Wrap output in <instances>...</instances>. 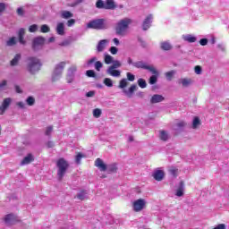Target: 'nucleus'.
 <instances>
[{
    "mask_svg": "<svg viewBox=\"0 0 229 229\" xmlns=\"http://www.w3.org/2000/svg\"><path fill=\"white\" fill-rule=\"evenodd\" d=\"M87 28L88 30H108L110 24H108V21L103 18L95 19L87 23Z\"/></svg>",
    "mask_w": 229,
    "mask_h": 229,
    "instance_id": "f257e3e1",
    "label": "nucleus"
},
{
    "mask_svg": "<svg viewBox=\"0 0 229 229\" xmlns=\"http://www.w3.org/2000/svg\"><path fill=\"white\" fill-rule=\"evenodd\" d=\"M133 22V21L130 18H123L120 20L115 27V33L116 35H119L121 37H123V35L126 34V31L128 30V28H130V25Z\"/></svg>",
    "mask_w": 229,
    "mask_h": 229,
    "instance_id": "f03ea898",
    "label": "nucleus"
},
{
    "mask_svg": "<svg viewBox=\"0 0 229 229\" xmlns=\"http://www.w3.org/2000/svg\"><path fill=\"white\" fill-rule=\"evenodd\" d=\"M40 67H42V63H40V59L37 57H29L27 59V69L30 74H35L40 71Z\"/></svg>",
    "mask_w": 229,
    "mask_h": 229,
    "instance_id": "7ed1b4c3",
    "label": "nucleus"
},
{
    "mask_svg": "<svg viewBox=\"0 0 229 229\" xmlns=\"http://www.w3.org/2000/svg\"><path fill=\"white\" fill-rule=\"evenodd\" d=\"M57 167V176L59 180H62L64 176H65V173H67V169H69V163L64 158L61 157L56 162Z\"/></svg>",
    "mask_w": 229,
    "mask_h": 229,
    "instance_id": "20e7f679",
    "label": "nucleus"
},
{
    "mask_svg": "<svg viewBox=\"0 0 229 229\" xmlns=\"http://www.w3.org/2000/svg\"><path fill=\"white\" fill-rule=\"evenodd\" d=\"M95 165L102 172L107 171V173H115L117 171V165L112 164L106 165L101 158L96 159Z\"/></svg>",
    "mask_w": 229,
    "mask_h": 229,
    "instance_id": "39448f33",
    "label": "nucleus"
},
{
    "mask_svg": "<svg viewBox=\"0 0 229 229\" xmlns=\"http://www.w3.org/2000/svg\"><path fill=\"white\" fill-rule=\"evenodd\" d=\"M65 65H67V62H60L59 64H55L52 74L53 81H58V80L62 78V74L64 73V69H65Z\"/></svg>",
    "mask_w": 229,
    "mask_h": 229,
    "instance_id": "423d86ee",
    "label": "nucleus"
},
{
    "mask_svg": "<svg viewBox=\"0 0 229 229\" xmlns=\"http://www.w3.org/2000/svg\"><path fill=\"white\" fill-rule=\"evenodd\" d=\"M132 65L133 67H136V69H145L146 71H149V72H152V74H158V72L157 71V69H155V67L148 65L143 61L134 62Z\"/></svg>",
    "mask_w": 229,
    "mask_h": 229,
    "instance_id": "0eeeda50",
    "label": "nucleus"
},
{
    "mask_svg": "<svg viewBox=\"0 0 229 229\" xmlns=\"http://www.w3.org/2000/svg\"><path fill=\"white\" fill-rule=\"evenodd\" d=\"M44 44H46V38L43 37H36L32 40V49L33 51H40L42 47H44Z\"/></svg>",
    "mask_w": 229,
    "mask_h": 229,
    "instance_id": "6e6552de",
    "label": "nucleus"
},
{
    "mask_svg": "<svg viewBox=\"0 0 229 229\" xmlns=\"http://www.w3.org/2000/svg\"><path fill=\"white\" fill-rule=\"evenodd\" d=\"M145 207H146V200L144 199H139L135 200L132 204L134 212H140L141 210H144Z\"/></svg>",
    "mask_w": 229,
    "mask_h": 229,
    "instance_id": "1a4fd4ad",
    "label": "nucleus"
},
{
    "mask_svg": "<svg viewBox=\"0 0 229 229\" xmlns=\"http://www.w3.org/2000/svg\"><path fill=\"white\" fill-rule=\"evenodd\" d=\"M4 221L5 225L10 226L12 225H15V223H17V221H19V217H17L16 215L11 213L4 216Z\"/></svg>",
    "mask_w": 229,
    "mask_h": 229,
    "instance_id": "9d476101",
    "label": "nucleus"
},
{
    "mask_svg": "<svg viewBox=\"0 0 229 229\" xmlns=\"http://www.w3.org/2000/svg\"><path fill=\"white\" fill-rule=\"evenodd\" d=\"M151 22H153V14H148L142 23L143 31H148L151 28Z\"/></svg>",
    "mask_w": 229,
    "mask_h": 229,
    "instance_id": "9b49d317",
    "label": "nucleus"
},
{
    "mask_svg": "<svg viewBox=\"0 0 229 229\" xmlns=\"http://www.w3.org/2000/svg\"><path fill=\"white\" fill-rule=\"evenodd\" d=\"M106 46H108V40L107 39H101L98 41L97 45V53H103L106 49Z\"/></svg>",
    "mask_w": 229,
    "mask_h": 229,
    "instance_id": "f8f14e48",
    "label": "nucleus"
},
{
    "mask_svg": "<svg viewBox=\"0 0 229 229\" xmlns=\"http://www.w3.org/2000/svg\"><path fill=\"white\" fill-rule=\"evenodd\" d=\"M75 72H76V66H72L68 69V74L66 78L68 83H72L74 80Z\"/></svg>",
    "mask_w": 229,
    "mask_h": 229,
    "instance_id": "ddd939ff",
    "label": "nucleus"
},
{
    "mask_svg": "<svg viewBox=\"0 0 229 229\" xmlns=\"http://www.w3.org/2000/svg\"><path fill=\"white\" fill-rule=\"evenodd\" d=\"M106 72L114 78H119L121 76V71L110 67L106 69Z\"/></svg>",
    "mask_w": 229,
    "mask_h": 229,
    "instance_id": "4468645a",
    "label": "nucleus"
},
{
    "mask_svg": "<svg viewBox=\"0 0 229 229\" xmlns=\"http://www.w3.org/2000/svg\"><path fill=\"white\" fill-rule=\"evenodd\" d=\"M152 176L157 182H162L164 180V171L157 169L154 171Z\"/></svg>",
    "mask_w": 229,
    "mask_h": 229,
    "instance_id": "2eb2a0df",
    "label": "nucleus"
},
{
    "mask_svg": "<svg viewBox=\"0 0 229 229\" xmlns=\"http://www.w3.org/2000/svg\"><path fill=\"white\" fill-rule=\"evenodd\" d=\"M55 31L57 35H60L61 37H64V35H65V25L64 24V22L57 23Z\"/></svg>",
    "mask_w": 229,
    "mask_h": 229,
    "instance_id": "dca6fc26",
    "label": "nucleus"
},
{
    "mask_svg": "<svg viewBox=\"0 0 229 229\" xmlns=\"http://www.w3.org/2000/svg\"><path fill=\"white\" fill-rule=\"evenodd\" d=\"M182 40H184V42H189V44H194V42L198 40V38H196L192 34H186L182 35Z\"/></svg>",
    "mask_w": 229,
    "mask_h": 229,
    "instance_id": "f3484780",
    "label": "nucleus"
},
{
    "mask_svg": "<svg viewBox=\"0 0 229 229\" xmlns=\"http://www.w3.org/2000/svg\"><path fill=\"white\" fill-rule=\"evenodd\" d=\"M165 98L162 95H153L152 98H150V103L151 105H155L157 103H162V101H164Z\"/></svg>",
    "mask_w": 229,
    "mask_h": 229,
    "instance_id": "a211bd4d",
    "label": "nucleus"
},
{
    "mask_svg": "<svg viewBox=\"0 0 229 229\" xmlns=\"http://www.w3.org/2000/svg\"><path fill=\"white\" fill-rule=\"evenodd\" d=\"M10 105H12V98H6L4 99L3 103H2V114H4V112H6V110H8V106H10Z\"/></svg>",
    "mask_w": 229,
    "mask_h": 229,
    "instance_id": "6ab92c4d",
    "label": "nucleus"
},
{
    "mask_svg": "<svg viewBox=\"0 0 229 229\" xmlns=\"http://www.w3.org/2000/svg\"><path fill=\"white\" fill-rule=\"evenodd\" d=\"M184 191H185V184L183 183L182 181H181L177 188L175 196H178V198H182V196H183Z\"/></svg>",
    "mask_w": 229,
    "mask_h": 229,
    "instance_id": "aec40b11",
    "label": "nucleus"
},
{
    "mask_svg": "<svg viewBox=\"0 0 229 229\" xmlns=\"http://www.w3.org/2000/svg\"><path fill=\"white\" fill-rule=\"evenodd\" d=\"M33 160H35V158L33 157V155L29 154L21 162V165H28V164H31V162H33Z\"/></svg>",
    "mask_w": 229,
    "mask_h": 229,
    "instance_id": "412c9836",
    "label": "nucleus"
},
{
    "mask_svg": "<svg viewBox=\"0 0 229 229\" xmlns=\"http://www.w3.org/2000/svg\"><path fill=\"white\" fill-rule=\"evenodd\" d=\"M116 5L114 0H106L105 4V10H115Z\"/></svg>",
    "mask_w": 229,
    "mask_h": 229,
    "instance_id": "4be33fe9",
    "label": "nucleus"
},
{
    "mask_svg": "<svg viewBox=\"0 0 229 229\" xmlns=\"http://www.w3.org/2000/svg\"><path fill=\"white\" fill-rule=\"evenodd\" d=\"M160 47L163 51H171V49H173V46H171L169 41L161 42Z\"/></svg>",
    "mask_w": 229,
    "mask_h": 229,
    "instance_id": "5701e85b",
    "label": "nucleus"
},
{
    "mask_svg": "<svg viewBox=\"0 0 229 229\" xmlns=\"http://www.w3.org/2000/svg\"><path fill=\"white\" fill-rule=\"evenodd\" d=\"M104 61L106 65L114 63V56L108 55V53H104Z\"/></svg>",
    "mask_w": 229,
    "mask_h": 229,
    "instance_id": "b1692460",
    "label": "nucleus"
},
{
    "mask_svg": "<svg viewBox=\"0 0 229 229\" xmlns=\"http://www.w3.org/2000/svg\"><path fill=\"white\" fill-rule=\"evenodd\" d=\"M18 42V38L16 37H12L6 41V46L8 47H13V46H16Z\"/></svg>",
    "mask_w": 229,
    "mask_h": 229,
    "instance_id": "393cba45",
    "label": "nucleus"
},
{
    "mask_svg": "<svg viewBox=\"0 0 229 229\" xmlns=\"http://www.w3.org/2000/svg\"><path fill=\"white\" fill-rule=\"evenodd\" d=\"M136 89H137V85L133 84L129 88V90L124 89L123 92L124 94H126V96H128L129 98H131V94L135 92Z\"/></svg>",
    "mask_w": 229,
    "mask_h": 229,
    "instance_id": "a878e982",
    "label": "nucleus"
},
{
    "mask_svg": "<svg viewBox=\"0 0 229 229\" xmlns=\"http://www.w3.org/2000/svg\"><path fill=\"white\" fill-rule=\"evenodd\" d=\"M174 74H176V72L174 70H172L170 72H165V76L168 81H172Z\"/></svg>",
    "mask_w": 229,
    "mask_h": 229,
    "instance_id": "bb28decb",
    "label": "nucleus"
},
{
    "mask_svg": "<svg viewBox=\"0 0 229 229\" xmlns=\"http://www.w3.org/2000/svg\"><path fill=\"white\" fill-rule=\"evenodd\" d=\"M87 194H88L87 191H82L77 194V198L81 201H83V199H87Z\"/></svg>",
    "mask_w": 229,
    "mask_h": 229,
    "instance_id": "cd10ccee",
    "label": "nucleus"
},
{
    "mask_svg": "<svg viewBox=\"0 0 229 229\" xmlns=\"http://www.w3.org/2000/svg\"><path fill=\"white\" fill-rule=\"evenodd\" d=\"M19 60H21V54H16L13 59L11 61V65L13 67L19 64Z\"/></svg>",
    "mask_w": 229,
    "mask_h": 229,
    "instance_id": "c85d7f7f",
    "label": "nucleus"
},
{
    "mask_svg": "<svg viewBox=\"0 0 229 229\" xmlns=\"http://www.w3.org/2000/svg\"><path fill=\"white\" fill-rule=\"evenodd\" d=\"M112 65L108 66L111 69H119V67H121L123 64H121V61L119 60H114Z\"/></svg>",
    "mask_w": 229,
    "mask_h": 229,
    "instance_id": "c756f323",
    "label": "nucleus"
},
{
    "mask_svg": "<svg viewBox=\"0 0 229 229\" xmlns=\"http://www.w3.org/2000/svg\"><path fill=\"white\" fill-rule=\"evenodd\" d=\"M61 17L63 19H71V17H73V14L69 11H63L61 13Z\"/></svg>",
    "mask_w": 229,
    "mask_h": 229,
    "instance_id": "7c9ffc66",
    "label": "nucleus"
},
{
    "mask_svg": "<svg viewBox=\"0 0 229 229\" xmlns=\"http://www.w3.org/2000/svg\"><path fill=\"white\" fill-rule=\"evenodd\" d=\"M106 3L103 0H97L96 8L98 10H105Z\"/></svg>",
    "mask_w": 229,
    "mask_h": 229,
    "instance_id": "2f4dec72",
    "label": "nucleus"
},
{
    "mask_svg": "<svg viewBox=\"0 0 229 229\" xmlns=\"http://www.w3.org/2000/svg\"><path fill=\"white\" fill-rule=\"evenodd\" d=\"M101 114H103V111H101V109H99V108H95L93 110V116L96 119H99V117H101Z\"/></svg>",
    "mask_w": 229,
    "mask_h": 229,
    "instance_id": "473e14b6",
    "label": "nucleus"
},
{
    "mask_svg": "<svg viewBox=\"0 0 229 229\" xmlns=\"http://www.w3.org/2000/svg\"><path fill=\"white\" fill-rule=\"evenodd\" d=\"M138 85H139V87H140V89H146L148 87V83L146 82V80H144V79H139Z\"/></svg>",
    "mask_w": 229,
    "mask_h": 229,
    "instance_id": "72a5a7b5",
    "label": "nucleus"
},
{
    "mask_svg": "<svg viewBox=\"0 0 229 229\" xmlns=\"http://www.w3.org/2000/svg\"><path fill=\"white\" fill-rule=\"evenodd\" d=\"M159 137H160L161 140L165 141V140H167V139H169V134H167V131H161Z\"/></svg>",
    "mask_w": 229,
    "mask_h": 229,
    "instance_id": "f704fd0d",
    "label": "nucleus"
},
{
    "mask_svg": "<svg viewBox=\"0 0 229 229\" xmlns=\"http://www.w3.org/2000/svg\"><path fill=\"white\" fill-rule=\"evenodd\" d=\"M179 83H182V87H189L191 85V79H181L179 80Z\"/></svg>",
    "mask_w": 229,
    "mask_h": 229,
    "instance_id": "c9c22d12",
    "label": "nucleus"
},
{
    "mask_svg": "<svg viewBox=\"0 0 229 229\" xmlns=\"http://www.w3.org/2000/svg\"><path fill=\"white\" fill-rule=\"evenodd\" d=\"M104 85H106V87H114V81L110 78H105Z\"/></svg>",
    "mask_w": 229,
    "mask_h": 229,
    "instance_id": "e433bc0d",
    "label": "nucleus"
},
{
    "mask_svg": "<svg viewBox=\"0 0 229 229\" xmlns=\"http://www.w3.org/2000/svg\"><path fill=\"white\" fill-rule=\"evenodd\" d=\"M50 31H51V28H49V27L47 26V24H44V25H42L41 28H40V32H41V33H49Z\"/></svg>",
    "mask_w": 229,
    "mask_h": 229,
    "instance_id": "4c0bfd02",
    "label": "nucleus"
},
{
    "mask_svg": "<svg viewBox=\"0 0 229 229\" xmlns=\"http://www.w3.org/2000/svg\"><path fill=\"white\" fill-rule=\"evenodd\" d=\"M158 73L157 74H156V75H152L150 78H149V81H148V83L150 84V85H155V83H157V81H158Z\"/></svg>",
    "mask_w": 229,
    "mask_h": 229,
    "instance_id": "58836bf2",
    "label": "nucleus"
},
{
    "mask_svg": "<svg viewBox=\"0 0 229 229\" xmlns=\"http://www.w3.org/2000/svg\"><path fill=\"white\" fill-rule=\"evenodd\" d=\"M128 86V81L126 79H122L120 81L119 89H125Z\"/></svg>",
    "mask_w": 229,
    "mask_h": 229,
    "instance_id": "ea45409f",
    "label": "nucleus"
},
{
    "mask_svg": "<svg viewBox=\"0 0 229 229\" xmlns=\"http://www.w3.org/2000/svg\"><path fill=\"white\" fill-rule=\"evenodd\" d=\"M26 103H27V105H29V106H33V105H35V98H33V97H29V98L26 99Z\"/></svg>",
    "mask_w": 229,
    "mask_h": 229,
    "instance_id": "a19ab883",
    "label": "nucleus"
},
{
    "mask_svg": "<svg viewBox=\"0 0 229 229\" xmlns=\"http://www.w3.org/2000/svg\"><path fill=\"white\" fill-rule=\"evenodd\" d=\"M199 124H200L199 118L195 117V118L193 119V122H192V128H193L194 130H196V128H198V126H199Z\"/></svg>",
    "mask_w": 229,
    "mask_h": 229,
    "instance_id": "79ce46f5",
    "label": "nucleus"
},
{
    "mask_svg": "<svg viewBox=\"0 0 229 229\" xmlns=\"http://www.w3.org/2000/svg\"><path fill=\"white\" fill-rule=\"evenodd\" d=\"M95 69L98 72L101 71V69H103V63H101V61L95 62Z\"/></svg>",
    "mask_w": 229,
    "mask_h": 229,
    "instance_id": "37998d69",
    "label": "nucleus"
},
{
    "mask_svg": "<svg viewBox=\"0 0 229 229\" xmlns=\"http://www.w3.org/2000/svg\"><path fill=\"white\" fill-rule=\"evenodd\" d=\"M38 25L37 24L30 25L29 28L30 33H35V31H38Z\"/></svg>",
    "mask_w": 229,
    "mask_h": 229,
    "instance_id": "c03bdc74",
    "label": "nucleus"
},
{
    "mask_svg": "<svg viewBox=\"0 0 229 229\" xmlns=\"http://www.w3.org/2000/svg\"><path fill=\"white\" fill-rule=\"evenodd\" d=\"M86 75L88 78H96V72H94V70H88Z\"/></svg>",
    "mask_w": 229,
    "mask_h": 229,
    "instance_id": "a18cd8bd",
    "label": "nucleus"
},
{
    "mask_svg": "<svg viewBox=\"0 0 229 229\" xmlns=\"http://www.w3.org/2000/svg\"><path fill=\"white\" fill-rule=\"evenodd\" d=\"M97 60H98V57H96V56L92 57L91 59H89V60L86 62L87 67H90V65H92V64H94L95 62H97Z\"/></svg>",
    "mask_w": 229,
    "mask_h": 229,
    "instance_id": "49530a36",
    "label": "nucleus"
},
{
    "mask_svg": "<svg viewBox=\"0 0 229 229\" xmlns=\"http://www.w3.org/2000/svg\"><path fill=\"white\" fill-rule=\"evenodd\" d=\"M83 157H85L83 154L79 153V154L75 157V162H76V164H81V159L83 158Z\"/></svg>",
    "mask_w": 229,
    "mask_h": 229,
    "instance_id": "de8ad7c7",
    "label": "nucleus"
},
{
    "mask_svg": "<svg viewBox=\"0 0 229 229\" xmlns=\"http://www.w3.org/2000/svg\"><path fill=\"white\" fill-rule=\"evenodd\" d=\"M128 81H135V75L131 72L126 73Z\"/></svg>",
    "mask_w": 229,
    "mask_h": 229,
    "instance_id": "09e8293b",
    "label": "nucleus"
},
{
    "mask_svg": "<svg viewBox=\"0 0 229 229\" xmlns=\"http://www.w3.org/2000/svg\"><path fill=\"white\" fill-rule=\"evenodd\" d=\"M51 133H53V126H52V125L47 127V130H46V131H45V134H46L47 137H50V136H51Z\"/></svg>",
    "mask_w": 229,
    "mask_h": 229,
    "instance_id": "8fccbe9b",
    "label": "nucleus"
},
{
    "mask_svg": "<svg viewBox=\"0 0 229 229\" xmlns=\"http://www.w3.org/2000/svg\"><path fill=\"white\" fill-rule=\"evenodd\" d=\"M18 40L21 46H26V39H24V36H18Z\"/></svg>",
    "mask_w": 229,
    "mask_h": 229,
    "instance_id": "3c124183",
    "label": "nucleus"
},
{
    "mask_svg": "<svg viewBox=\"0 0 229 229\" xmlns=\"http://www.w3.org/2000/svg\"><path fill=\"white\" fill-rule=\"evenodd\" d=\"M66 24H67L68 28H71V27L74 26V24H76V20H74V19L68 20Z\"/></svg>",
    "mask_w": 229,
    "mask_h": 229,
    "instance_id": "603ef678",
    "label": "nucleus"
},
{
    "mask_svg": "<svg viewBox=\"0 0 229 229\" xmlns=\"http://www.w3.org/2000/svg\"><path fill=\"white\" fill-rule=\"evenodd\" d=\"M26 35V30L24 28H21L18 31V37H24Z\"/></svg>",
    "mask_w": 229,
    "mask_h": 229,
    "instance_id": "864d4df0",
    "label": "nucleus"
},
{
    "mask_svg": "<svg viewBox=\"0 0 229 229\" xmlns=\"http://www.w3.org/2000/svg\"><path fill=\"white\" fill-rule=\"evenodd\" d=\"M185 124V122H180L176 123L177 130H182V128H184Z\"/></svg>",
    "mask_w": 229,
    "mask_h": 229,
    "instance_id": "5fc2aeb1",
    "label": "nucleus"
},
{
    "mask_svg": "<svg viewBox=\"0 0 229 229\" xmlns=\"http://www.w3.org/2000/svg\"><path fill=\"white\" fill-rule=\"evenodd\" d=\"M96 96V91L91 90L86 93V98H94Z\"/></svg>",
    "mask_w": 229,
    "mask_h": 229,
    "instance_id": "6e6d98bb",
    "label": "nucleus"
},
{
    "mask_svg": "<svg viewBox=\"0 0 229 229\" xmlns=\"http://www.w3.org/2000/svg\"><path fill=\"white\" fill-rule=\"evenodd\" d=\"M110 53H112L113 55H117V52L119 51V49H117V47H111L109 49Z\"/></svg>",
    "mask_w": 229,
    "mask_h": 229,
    "instance_id": "4d7b16f0",
    "label": "nucleus"
},
{
    "mask_svg": "<svg viewBox=\"0 0 229 229\" xmlns=\"http://www.w3.org/2000/svg\"><path fill=\"white\" fill-rule=\"evenodd\" d=\"M169 172H170V174H172V176H176L177 173H178V169L172 168V169L169 170Z\"/></svg>",
    "mask_w": 229,
    "mask_h": 229,
    "instance_id": "13d9d810",
    "label": "nucleus"
},
{
    "mask_svg": "<svg viewBox=\"0 0 229 229\" xmlns=\"http://www.w3.org/2000/svg\"><path fill=\"white\" fill-rule=\"evenodd\" d=\"M199 44H200V46H207V44H208V39H207V38H201V39L199 40Z\"/></svg>",
    "mask_w": 229,
    "mask_h": 229,
    "instance_id": "bf43d9fd",
    "label": "nucleus"
},
{
    "mask_svg": "<svg viewBox=\"0 0 229 229\" xmlns=\"http://www.w3.org/2000/svg\"><path fill=\"white\" fill-rule=\"evenodd\" d=\"M195 73L196 74H201V66H195Z\"/></svg>",
    "mask_w": 229,
    "mask_h": 229,
    "instance_id": "052dcab7",
    "label": "nucleus"
},
{
    "mask_svg": "<svg viewBox=\"0 0 229 229\" xmlns=\"http://www.w3.org/2000/svg\"><path fill=\"white\" fill-rule=\"evenodd\" d=\"M14 89L17 94H22V89H21V87H19L18 85H15Z\"/></svg>",
    "mask_w": 229,
    "mask_h": 229,
    "instance_id": "680f3d73",
    "label": "nucleus"
},
{
    "mask_svg": "<svg viewBox=\"0 0 229 229\" xmlns=\"http://www.w3.org/2000/svg\"><path fill=\"white\" fill-rule=\"evenodd\" d=\"M85 0H74V3L72 4V6H78L81 3H83Z\"/></svg>",
    "mask_w": 229,
    "mask_h": 229,
    "instance_id": "e2e57ef3",
    "label": "nucleus"
},
{
    "mask_svg": "<svg viewBox=\"0 0 229 229\" xmlns=\"http://www.w3.org/2000/svg\"><path fill=\"white\" fill-rule=\"evenodd\" d=\"M17 106H18L20 108H26V105L24 104V102H18V103H17Z\"/></svg>",
    "mask_w": 229,
    "mask_h": 229,
    "instance_id": "0e129e2a",
    "label": "nucleus"
},
{
    "mask_svg": "<svg viewBox=\"0 0 229 229\" xmlns=\"http://www.w3.org/2000/svg\"><path fill=\"white\" fill-rule=\"evenodd\" d=\"M17 13H18V15H23L24 10H22V8L19 7V8L17 9Z\"/></svg>",
    "mask_w": 229,
    "mask_h": 229,
    "instance_id": "69168bd1",
    "label": "nucleus"
},
{
    "mask_svg": "<svg viewBox=\"0 0 229 229\" xmlns=\"http://www.w3.org/2000/svg\"><path fill=\"white\" fill-rule=\"evenodd\" d=\"M113 42H114V46H119V44H120L119 38H114L113 39Z\"/></svg>",
    "mask_w": 229,
    "mask_h": 229,
    "instance_id": "338daca9",
    "label": "nucleus"
},
{
    "mask_svg": "<svg viewBox=\"0 0 229 229\" xmlns=\"http://www.w3.org/2000/svg\"><path fill=\"white\" fill-rule=\"evenodd\" d=\"M7 81H3L1 83H0V89H3L4 87H6L7 85Z\"/></svg>",
    "mask_w": 229,
    "mask_h": 229,
    "instance_id": "774afa93",
    "label": "nucleus"
}]
</instances>
